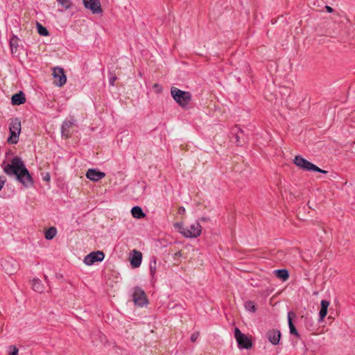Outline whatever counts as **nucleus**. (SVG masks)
Returning <instances> with one entry per match:
<instances>
[{
    "mask_svg": "<svg viewBox=\"0 0 355 355\" xmlns=\"http://www.w3.org/2000/svg\"><path fill=\"white\" fill-rule=\"evenodd\" d=\"M185 213V209L183 207H180L178 209V214H184Z\"/></svg>",
    "mask_w": 355,
    "mask_h": 355,
    "instance_id": "nucleus-37",
    "label": "nucleus"
},
{
    "mask_svg": "<svg viewBox=\"0 0 355 355\" xmlns=\"http://www.w3.org/2000/svg\"><path fill=\"white\" fill-rule=\"evenodd\" d=\"M131 213L134 218L138 219L143 218L146 216L142 209L139 206L133 207L131 209Z\"/></svg>",
    "mask_w": 355,
    "mask_h": 355,
    "instance_id": "nucleus-19",
    "label": "nucleus"
},
{
    "mask_svg": "<svg viewBox=\"0 0 355 355\" xmlns=\"http://www.w3.org/2000/svg\"><path fill=\"white\" fill-rule=\"evenodd\" d=\"M180 257H182V252L181 251H178L176 253H175V258Z\"/></svg>",
    "mask_w": 355,
    "mask_h": 355,
    "instance_id": "nucleus-40",
    "label": "nucleus"
},
{
    "mask_svg": "<svg viewBox=\"0 0 355 355\" xmlns=\"http://www.w3.org/2000/svg\"><path fill=\"white\" fill-rule=\"evenodd\" d=\"M18 41H19V39L17 36L14 35L13 37H11V39L10 40V46L12 53H15L17 52V47H18Z\"/></svg>",
    "mask_w": 355,
    "mask_h": 355,
    "instance_id": "nucleus-23",
    "label": "nucleus"
},
{
    "mask_svg": "<svg viewBox=\"0 0 355 355\" xmlns=\"http://www.w3.org/2000/svg\"><path fill=\"white\" fill-rule=\"evenodd\" d=\"M317 169L318 170H312L311 171H316V172H319V173H327V171L322 170V169L320 168L319 167H318Z\"/></svg>",
    "mask_w": 355,
    "mask_h": 355,
    "instance_id": "nucleus-36",
    "label": "nucleus"
},
{
    "mask_svg": "<svg viewBox=\"0 0 355 355\" xmlns=\"http://www.w3.org/2000/svg\"><path fill=\"white\" fill-rule=\"evenodd\" d=\"M12 104L15 105H19L26 101L25 95L22 92L14 94L11 98Z\"/></svg>",
    "mask_w": 355,
    "mask_h": 355,
    "instance_id": "nucleus-15",
    "label": "nucleus"
},
{
    "mask_svg": "<svg viewBox=\"0 0 355 355\" xmlns=\"http://www.w3.org/2000/svg\"><path fill=\"white\" fill-rule=\"evenodd\" d=\"M57 234V230L55 227H51L45 232V238L47 240H51Z\"/></svg>",
    "mask_w": 355,
    "mask_h": 355,
    "instance_id": "nucleus-25",
    "label": "nucleus"
},
{
    "mask_svg": "<svg viewBox=\"0 0 355 355\" xmlns=\"http://www.w3.org/2000/svg\"><path fill=\"white\" fill-rule=\"evenodd\" d=\"M57 1L65 9H69L72 6L70 0H57Z\"/></svg>",
    "mask_w": 355,
    "mask_h": 355,
    "instance_id": "nucleus-30",
    "label": "nucleus"
},
{
    "mask_svg": "<svg viewBox=\"0 0 355 355\" xmlns=\"http://www.w3.org/2000/svg\"><path fill=\"white\" fill-rule=\"evenodd\" d=\"M294 163L300 168L306 171H311L312 170H318V166L316 165L311 163L300 155L295 157Z\"/></svg>",
    "mask_w": 355,
    "mask_h": 355,
    "instance_id": "nucleus-7",
    "label": "nucleus"
},
{
    "mask_svg": "<svg viewBox=\"0 0 355 355\" xmlns=\"http://www.w3.org/2000/svg\"><path fill=\"white\" fill-rule=\"evenodd\" d=\"M73 124V120L65 121L63 122L61 128L62 137L67 138L70 136V129Z\"/></svg>",
    "mask_w": 355,
    "mask_h": 355,
    "instance_id": "nucleus-14",
    "label": "nucleus"
},
{
    "mask_svg": "<svg viewBox=\"0 0 355 355\" xmlns=\"http://www.w3.org/2000/svg\"><path fill=\"white\" fill-rule=\"evenodd\" d=\"M252 346V340L245 336V349H249Z\"/></svg>",
    "mask_w": 355,
    "mask_h": 355,
    "instance_id": "nucleus-31",
    "label": "nucleus"
},
{
    "mask_svg": "<svg viewBox=\"0 0 355 355\" xmlns=\"http://www.w3.org/2000/svg\"><path fill=\"white\" fill-rule=\"evenodd\" d=\"M198 336H199V334L198 332H195V333L192 334L191 336V340L192 342H196L198 338Z\"/></svg>",
    "mask_w": 355,
    "mask_h": 355,
    "instance_id": "nucleus-34",
    "label": "nucleus"
},
{
    "mask_svg": "<svg viewBox=\"0 0 355 355\" xmlns=\"http://www.w3.org/2000/svg\"><path fill=\"white\" fill-rule=\"evenodd\" d=\"M9 130L17 132V134L21 132V121L18 119H13L10 123Z\"/></svg>",
    "mask_w": 355,
    "mask_h": 355,
    "instance_id": "nucleus-21",
    "label": "nucleus"
},
{
    "mask_svg": "<svg viewBox=\"0 0 355 355\" xmlns=\"http://www.w3.org/2000/svg\"><path fill=\"white\" fill-rule=\"evenodd\" d=\"M84 6L93 14H101L103 9L99 0H83Z\"/></svg>",
    "mask_w": 355,
    "mask_h": 355,
    "instance_id": "nucleus-8",
    "label": "nucleus"
},
{
    "mask_svg": "<svg viewBox=\"0 0 355 355\" xmlns=\"http://www.w3.org/2000/svg\"><path fill=\"white\" fill-rule=\"evenodd\" d=\"M153 87L154 88H157L159 92L162 90V87H160V85L157 84V83L153 85Z\"/></svg>",
    "mask_w": 355,
    "mask_h": 355,
    "instance_id": "nucleus-41",
    "label": "nucleus"
},
{
    "mask_svg": "<svg viewBox=\"0 0 355 355\" xmlns=\"http://www.w3.org/2000/svg\"><path fill=\"white\" fill-rule=\"evenodd\" d=\"M37 32L40 35L47 36L49 35L47 29L40 23H37Z\"/></svg>",
    "mask_w": 355,
    "mask_h": 355,
    "instance_id": "nucleus-28",
    "label": "nucleus"
},
{
    "mask_svg": "<svg viewBox=\"0 0 355 355\" xmlns=\"http://www.w3.org/2000/svg\"><path fill=\"white\" fill-rule=\"evenodd\" d=\"M10 137L8 139V142L11 144H16L19 141V134H17V132H14L12 130H10Z\"/></svg>",
    "mask_w": 355,
    "mask_h": 355,
    "instance_id": "nucleus-24",
    "label": "nucleus"
},
{
    "mask_svg": "<svg viewBox=\"0 0 355 355\" xmlns=\"http://www.w3.org/2000/svg\"><path fill=\"white\" fill-rule=\"evenodd\" d=\"M33 289L37 293H42L44 291V286L39 279H33L32 284Z\"/></svg>",
    "mask_w": 355,
    "mask_h": 355,
    "instance_id": "nucleus-20",
    "label": "nucleus"
},
{
    "mask_svg": "<svg viewBox=\"0 0 355 355\" xmlns=\"http://www.w3.org/2000/svg\"><path fill=\"white\" fill-rule=\"evenodd\" d=\"M202 232V227L199 220L195 221L189 227H187V232H184V236L186 238H197Z\"/></svg>",
    "mask_w": 355,
    "mask_h": 355,
    "instance_id": "nucleus-4",
    "label": "nucleus"
},
{
    "mask_svg": "<svg viewBox=\"0 0 355 355\" xmlns=\"http://www.w3.org/2000/svg\"><path fill=\"white\" fill-rule=\"evenodd\" d=\"M149 268H150V275L153 277L155 276V275L156 273V270H157V261L155 257L150 260V264H149Z\"/></svg>",
    "mask_w": 355,
    "mask_h": 355,
    "instance_id": "nucleus-26",
    "label": "nucleus"
},
{
    "mask_svg": "<svg viewBox=\"0 0 355 355\" xmlns=\"http://www.w3.org/2000/svg\"><path fill=\"white\" fill-rule=\"evenodd\" d=\"M329 306V302L327 300L321 301V309L319 312V322H322L327 314V309Z\"/></svg>",
    "mask_w": 355,
    "mask_h": 355,
    "instance_id": "nucleus-16",
    "label": "nucleus"
},
{
    "mask_svg": "<svg viewBox=\"0 0 355 355\" xmlns=\"http://www.w3.org/2000/svg\"><path fill=\"white\" fill-rule=\"evenodd\" d=\"M12 351L10 352V355H17L18 354V349L15 346H12Z\"/></svg>",
    "mask_w": 355,
    "mask_h": 355,
    "instance_id": "nucleus-33",
    "label": "nucleus"
},
{
    "mask_svg": "<svg viewBox=\"0 0 355 355\" xmlns=\"http://www.w3.org/2000/svg\"><path fill=\"white\" fill-rule=\"evenodd\" d=\"M234 336L239 344L240 349H244V334L241 333L239 328H235Z\"/></svg>",
    "mask_w": 355,
    "mask_h": 355,
    "instance_id": "nucleus-17",
    "label": "nucleus"
},
{
    "mask_svg": "<svg viewBox=\"0 0 355 355\" xmlns=\"http://www.w3.org/2000/svg\"><path fill=\"white\" fill-rule=\"evenodd\" d=\"M43 180H45V181H49L50 180V175L49 173H46L44 177H43Z\"/></svg>",
    "mask_w": 355,
    "mask_h": 355,
    "instance_id": "nucleus-38",
    "label": "nucleus"
},
{
    "mask_svg": "<svg viewBox=\"0 0 355 355\" xmlns=\"http://www.w3.org/2000/svg\"><path fill=\"white\" fill-rule=\"evenodd\" d=\"M245 310L250 313L256 312L257 306L254 302L252 301L245 302Z\"/></svg>",
    "mask_w": 355,
    "mask_h": 355,
    "instance_id": "nucleus-27",
    "label": "nucleus"
},
{
    "mask_svg": "<svg viewBox=\"0 0 355 355\" xmlns=\"http://www.w3.org/2000/svg\"><path fill=\"white\" fill-rule=\"evenodd\" d=\"M174 227L184 236V232H187V227H184L182 223H176L174 224Z\"/></svg>",
    "mask_w": 355,
    "mask_h": 355,
    "instance_id": "nucleus-29",
    "label": "nucleus"
},
{
    "mask_svg": "<svg viewBox=\"0 0 355 355\" xmlns=\"http://www.w3.org/2000/svg\"><path fill=\"white\" fill-rule=\"evenodd\" d=\"M268 340L274 345L279 344L281 338V332L278 329H270L267 332Z\"/></svg>",
    "mask_w": 355,
    "mask_h": 355,
    "instance_id": "nucleus-12",
    "label": "nucleus"
},
{
    "mask_svg": "<svg viewBox=\"0 0 355 355\" xmlns=\"http://www.w3.org/2000/svg\"><path fill=\"white\" fill-rule=\"evenodd\" d=\"M142 261V253L137 250L132 251V256L130 257V265L132 268H138L141 266Z\"/></svg>",
    "mask_w": 355,
    "mask_h": 355,
    "instance_id": "nucleus-11",
    "label": "nucleus"
},
{
    "mask_svg": "<svg viewBox=\"0 0 355 355\" xmlns=\"http://www.w3.org/2000/svg\"><path fill=\"white\" fill-rule=\"evenodd\" d=\"M104 257V253L101 251L92 252L85 257L83 261L86 265L91 266L95 262L102 261Z\"/></svg>",
    "mask_w": 355,
    "mask_h": 355,
    "instance_id": "nucleus-5",
    "label": "nucleus"
},
{
    "mask_svg": "<svg viewBox=\"0 0 355 355\" xmlns=\"http://www.w3.org/2000/svg\"><path fill=\"white\" fill-rule=\"evenodd\" d=\"M2 167L6 175L15 176L16 180L25 187L28 188L33 185V180L29 171L24 162L19 157H13L10 163L6 164L3 162Z\"/></svg>",
    "mask_w": 355,
    "mask_h": 355,
    "instance_id": "nucleus-1",
    "label": "nucleus"
},
{
    "mask_svg": "<svg viewBox=\"0 0 355 355\" xmlns=\"http://www.w3.org/2000/svg\"><path fill=\"white\" fill-rule=\"evenodd\" d=\"M250 71H251V69H245V73H246L248 72V73H249V74H250Z\"/></svg>",
    "mask_w": 355,
    "mask_h": 355,
    "instance_id": "nucleus-43",
    "label": "nucleus"
},
{
    "mask_svg": "<svg viewBox=\"0 0 355 355\" xmlns=\"http://www.w3.org/2000/svg\"><path fill=\"white\" fill-rule=\"evenodd\" d=\"M171 94L174 101L181 107H186L191 100V94L189 92L182 91L177 87L171 88Z\"/></svg>",
    "mask_w": 355,
    "mask_h": 355,
    "instance_id": "nucleus-2",
    "label": "nucleus"
},
{
    "mask_svg": "<svg viewBox=\"0 0 355 355\" xmlns=\"http://www.w3.org/2000/svg\"><path fill=\"white\" fill-rule=\"evenodd\" d=\"M54 83L59 87L64 85L67 82V77L63 69L55 67L53 69Z\"/></svg>",
    "mask_w": 355,
    "mask_h": 355,
    "instance_id": "nucleus-9",
    "label": "nucleus"
},
{
    "mask_svg": "<svg viewBox=\"0 0 355 355\" xmlns=\"http://www.w3.org/2000/svg\"><path fill=\"white\" fill-rule=\"evenodd\" d=\"M292 316H295L294 313H293L291 311L288 312V323L290 333L293 335H295V336L299 337V334L292 322V318H291Z\"/></svg>",
    "mask_w": 355,
    "mask_h": 355,
    "instance_id": "nucleus-18",
    "label": "nucleus"
},
{
    "mask_svg": "<svg viewBox=\"0 0 355 355\" xmlns=\"http://www.w3.org/2000/svg\"><path fill=\"white\" fill-rule=\"evenodd\" d=\"M132 297L135 304L138 306H142L147 304V298L145 292L139 287L135 288Z\"/></svg>",
    "mask_w": 355,
    "mask_h": 355,
    "instance_id": "nucleus-6",
    "label": "nucleus"
},
{
    "mask_svg": "<svg viewBox=\"0 0 355 355\" xmlns=\"http://www.w3.org/2000/svg\"><path fill=\"white\" fill-rule=\"evenodd\" d=\"M276 277L281 279L282 281H286L289 277V273L286 269H278L274 271Z\"/></svg>",
    "mask_w": 355,
    "mask_h": 355,
    "instance_id": "nucleus-22",
    "label": "nucleus"
},
{
    "mask_svg": "<svg viewBox=\"0 0 355 355\" xmlns=\"http://www.w3.org/2000/svg\"><path fill=\"white\" fill-rule=\"evenodd\" d=\"M116 80V76L113 73H110L109 83L110 85L114 86V81Z\"/></svg>",
    "mask_w": 355,
    "mask_h": 355,
    "instance_id": "nucleus-32",
    "label": "nucleus"
},
{
    "mask_svg": "<svg viewBox=\"0 0 355 355\" xmlns=\"http://www.w3.org/2000/svg\"><path fill=\"white\" fill-rule=\"evenodd\" d=\"M5 182L6 178L3 176H0V191L3 189Z\"/></svg>",
    "mask_w": 355,
    "mask_h": 355,
    "instance_id": "nucleus-35",
    "label": "nucleus"
},
{
    "mask_svg": "<svg viewBox=\"0 0 355 355\" xmlns=\"http://www.w3.org/2000/svg\"><path fill=\"white\" fill-rule=\"evenodd\" d=\"M325 8H326V10H327V11L328 12H333V8L329 6H326Z\"/></svg>",
    "mask_w": 355,
    "mask_h": 355,
    "instance_id": "nucleus-39",
    "label": "nucleus"
},
{
    "mask_svg": "<svg viewBox=\"0 0 355 355\" xmlns=\"http://www.w3.org/2000/svg\"><path fill=\"white\" fill-rule=\"evenodd\" d=\"M199 220L200 221H207L208 220V218H205V217H202L199 219Z\"/></svg>",
    "mask_w": 355,
    "mask_h": 355,
    "instance_id": "nucleus-42",
    "label": "nucleus"
},
{
    "mask_svg": "<svg viewBox=\"0 0 355 355\" xmlns=\"http://www.w3.org/2000/svg\"><path fill=\"white\" fill-rule=\"evenodd\" d=\"M232 134L234 135L232 137V139H234V142H235L238 146H241L242 144L241 139L243 137L244 133L241 128L237 125L235 126L232 130Z\"/></svg>",
    "mask_w": 355,
    "mask_h": 355,
    "instance_id": "nucleus-13",
    "label": "nucleus"
},
{
    "mask_svg": "<svg viewBox=\"0 0 355 355\" xmlns=\"http://www.w3.org/2000/svg\"><path fill=\"white\" fill-rule=\"evenodd\" d=\"M105 176V173L94 168H89L86 173V177L94 182H97Z\"/></svg>",
    "mask_w": 355,
    "mask_h": 355,
    "instance_id": "nucleus-10",
    "label": "nucleus"
},
{
    "mask_svg": "<svg viewBox=\"0 0 355 355\" xmlns=\"http://www.w3.org/2000/svg\"><path fill=\"white\" fill-rule=\"evenodd\" d=\"M1 267L8 275H13L18 269V263L12 258H6L1 261Z\"/></svg>",
    "mask_w": 355,
    "mask_h": 355,
    "instance_id": "nucleus-3",
    "label": "nucleus"
}]
</instances>
